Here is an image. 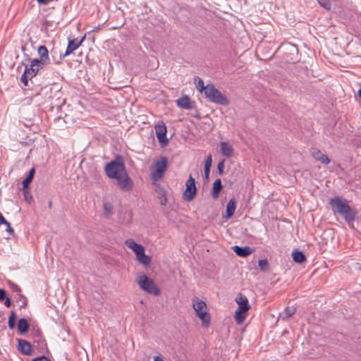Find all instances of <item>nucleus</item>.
<instances>
[{
	"label": "nucleus",
	"mask_w": 361,
	"mask_h": 361,
	"mask_svg": "<svg viewBox=\"0 0 361 361\" xmlns=\"http://www.w3.org/2000/svg\"><path fill=\"white\" fill-rule=\"evenodd\" d=\"M29 323L28 321L25 318H21L18 320V331L20 334H25L29 330Z\"/></svg>",
	"instance_id": "aec40b11"
},
{
	"label": "nucleus",
	"mask_w": 361,
	"mask_h": 361,
	"mask_svg": "<svg viewBox=\"0 0 361 361\" xmlns=\"http://www.w3.org/2000/svg\"><path fill=\"white\" fill-rule=\"evenodd\" d=\"M204 96L209 101L213 103L222 106L229 104L228 99L217 90L213 84H207V88L204 91Z\"/></svg>",
	"instance_id": "7ed1b4c3"
},
{
	"label": "nucleus",
	"mask_w": 361,
	"mask_h": 361,
	"mask_svg": "<svg viewBox=\"0 0 361 361\" xmlns=\"http://www.w3.org/2000/svg\"><path fill=\"white\" fill-rule=\"evenodd\" d=\"M232 248L234 252L238 256L241 257H246L251 255L255 251V249L251 248L249 246L240 247L238 245H235Z\"/></svg>",
	"instance_id": "4468645a"
},
{
	"label": "nucleus",
	"mask_w": 361,
	"mask_h": 361,
	"mask_svg": "<svg viewBox=\"0 0 361 361\" xmlns=\"http://www.w3.org/2000/svg\"><path fill=\"white\" fill-rule=\"evenodd\" d=\"M176 104L178 106L185 109H191L192 108L190 99L188 95H184L178 99L176 100Z\"/></svg>",
	"instance_id": "dca6fc26"
},
{
	"label": "nucleus",
	"mask_w": 361,
	"mask_h": 361,
	"mask_svg": "<svg viewBox=\"0 0 361 361\" xmlns=\"http://www.w3.org/2000/svg\"><path fill=\"white\" fill-rule=\"evenodd\" d=\"M105 171L110 178H117L119 176L127 172L125 164L121 157H117L105 166Z\"/></svg>",
	"instance_id": "f03ea898"
},
{
	"label": "nucleus",
	"mask_w": 361,
	"mask_h": 361,
	"mask_svg": "<svg viewBox=\"0 0 361 361\" xmlns=\"http://www.w3.org/2000/svg\"><path fill=\"white\" fill-rule=\"evenodd\" d=\"M18 350L25 355H30L32 353V345L26 340L18 339Z\"/></svg>",
	"instance_id": "f8f14e48"
},
{
	"label": "nucleus",
	"mask_w": 361,
	"mask_h": 361,
	"mask_svg": "<svg viewBox=\"0 0 361 361\" xmlns=\"http://www.w3.org/2000/svg\"><path fill=\"white\" fill-rule=\"evenodd\" d=\"M329 204L333 211L338 214L348 225L353 224L355 221L357 212L348 204L345 199L335 196L329 200Z\"/></svg>",
	"instance_id": "f257e3e1"
},
{
	"label": "nucleus",
	"mask_w": 361,
	"mask_h": 361,
	"mask_svg": "<svg viewBox=\"0 0 361 361\" xmlns=\"http://www.w3.org/2000/svg\"><path fill=\"white\" fill-rule=\"evenodd\" d=\"M154 361H164L162 358H161L159 356H155L154 358Z\"/></svg>",
	"instance_id": "49530a36"
},
{
	"label": "nucleus",
	"mask_w": 361,
	"mask_h": 361,
	"mask_svg": "<svg viewBox=\"0 0 361 361\" xmlns=\"http://www.w3.org/2000/svg\"><path fill=\"white\" fill-rule=\"evenodd\" d=\"M158 193L159 195V199L161 200V204L165 205L166 203V197L165 195L164 190L161 188H159Z\"/></svg>",
	"instance_id": "72a5a7b5"
},
{
	"label": "nucleus",
	"mask_w": 361,
	"mask_h": 361,
	"mask_svg": "<svg viewBox=\"0 0 361 361\" xmlns=\"http://www.w3.org/2000/svg\"><path fill=\"white\" fill-rule=\"evenodd\" d=\"M311 153H312V155L314 157V159L316 160H317V157H319L320 155L322 154L321 151L317 149H312Z\"/></svg>",
	"instance_id": "4c0bfd02"
},
{
	"label": "nucleus",
	"mask_w": 361,
	"mask_h": 361,
	"mask_svg": "<svg viewBox=\"0 0 361 361\" xmlns=\"http://www.w3.org/2000/svg\"><path fill=\"white\" fill-rule=\"evenodd\" d=\"M137 260L142 264L147 266L151 262V257L149 256H148V255H146L145 254L141 257H139V259Z\"/></svg>",
	"instance_id": "473e14b6"
},
{
	"label": "nucleus",
	"mask_w": 361,
	"mask_h": 361,
	"mask_svg": "<svg viewBox=\"0 0 361 361\" xmlns=\"http://www.w3.org/2000/svg\"><path fill=\"white\" fill-rule=\"evenodd\" d=\"M258 266L259 269L262 271H267L269 269V264L266 259L259 260Z\"/></svg>",
	"instance_id": "7c9ffc66"
},
{
	"label": "nucleus",
	"mask_w": 361,
	"mask_h": 361,
	"mask_svg": "<svg viewBox=\"0 0 361 361\" xmlns=\"http://www.w3.org/2000/svg\"><path fill=\"white\" fill-rule=\"evenodd\" d=\"M197 192V188L195 185V178L190 175L188 179L185 183V190L183 192V199L186 202L192 201L195 197Z\"/></svg>",
	"instance_id": "0eeeda50"
},
{
	"label": "nucleus",
	"mask_w": 361,
	"mask_h": 361,
	"mask_svg": "<svg viewBox=\"0 0 361 361\" xmlns=\"http://www.w3.org/2000/svg\"><path fill=\"white\" fill-rule=\"evenodd\" d=\"M23 193L26 200L30 201L31 200H32V197L31 196V195L30 194L27 189H23Z\"/></svg>",
	"instance_id": "ea45409f"
},
{
	"label": "nucleus",
	"mask_w": 361,
	"mask_h": 361,
	"mask_svg": "<svg viewBox=\"0 0 361 361\" xmlns=\"http://www.w3.org/2000/svg\"><path fill=\"white\" fill-rule=\"evenodd\" d=\"M16 320V313H15V312L11 311L9 319H8V326L9 329H13L15 328Z\"/></svg>",
	"instance_id": "c756f323"
},
{
	"label": "nucleus",
	"mask_w": 361,
	"mask_h": 361,
	"mask_svg": "<svg viewBox=\"0 0 361 361\" xmlns=\"http://www.w3.org/2000/svg\"><path fill=\"white\" fill-rule=\"evenodd\" d=\"M245 312L240 311L238 310H235V319L238 324H242L245 319Z\"/></svg>",
	"instance_id": "c85d7f7f"
},
{
	"label": "nucleus",
	"mask_w": 361,
	"mask_h": 361,
	"mask_svg": "<svg viewBox=\"0 0 361 361\" xmlns=\"http://www.w3.org/2000/svg\"><path fill=\"white\" fill-rule=\"evenodd\" d=\"M32 361H50L47 357L41 356L34 358Z\"/></svg>",
	"instance_id": "37998d69"
},
{
	"label": "nucleus",
	"mask_w": 361,
	"mask_h": 361,
	"mask_svg": "<svg viewBox=\"0 0 361 361\" xmlns=\"http://www.w3.org/2000/svg\"><path fill=\"white\" fill-rule=\"evenodd\" d=\"M235 302L238 305L236 310L246 312L250 308V305L249 304L247 297L243 295L242 293H239L237 295L235 298Z\"/></svg>",
	"instance_id": "9b49d317"
},
{
	"label": "nucleus",
	"mask_w": 361,
	"mask_h": 361,
	"mask_svg": "<svg viewBox=\"0 0 361 361\" xmlns=\"http://www.w3.org/2000/svg\"><path fill=\"white\" fill-rule=\"evenodd\" d=\"M41 90H42V87H41L39 85H38V86L37 87L36 90H35V92H36V94H39V91H40Z\"/></svg>",
	"instance_id": "de8ad7c7"
},
{
	"label": "nucleus",
	"mask_w": 361,
	"mask_h": 361,
	"mask_svg": "<svg viewBox=\"0 0 361 361\" xmlns=\"http://www.w3.org/2000/svg\"><path fill=\"white\" fill-rule=\"evenodd\" d=\"M192 307L195 311L196 315L202 321V325L207 326L210 324V316L206 311L207 305L205 302L195 298L193 300Z\"/></svg>",
	"instance_id": "20e7f679"
},
{
	"label": "nucleus",
	"mask_w": 361,
	"mask_h": 361,
	"mask_svg": "<svg viewBox=\"0 0 361 361\" xmlns=\"http://www.w3.org/2000/svg\"><path fill=\"white\" fill-rule=\"evenodd\" d=\"M119 188L125 192L130 191L134 185L133 181L128 174V172L119 176V178H115Z\"/></svg>",
	"instance_id": "6e6552de"
},
{
	"label": "nucleus",
	"mask_w": 361,
	"mask_h": 361,
	"mask_svg": "<svg viewBox=\"0 0 361 361\" xmlns=\"http://www.w3.org/2000/svg\"><path fill=\"white\" fill-rule=\"evenodd\" d=\"M210 173V169H204V177L206 179L209 178Z\"/></svg>",
	"instance_id": "a18cd8bd"
},
{
	"label": "nucleus",
	"mask_w": 361,
	"mask_h": 361,
	"mask_svg": "<svg viewBox=\"0 0 361 361\" xmlns=\"http://www.w3.org/2000/svg\"><path fill=\"white\" fill-rule=\"evenodd\" d=\"M194 79H195V82H197L196 88L200 92H204V91L207 88V85L206 86H204L203 80L201 79L200 78L197 77V76L195 77Z\"/></svg>",
	"instance_id": "a878e982"
},
{
	"label": "nucleus",
	"mask_w": 361,
	"mask_h": 361,
	"mask_svg": "<svg viewBox=\"0 0 361 361\" xmlns=\"http://www.w3.org/2000/svg\"><path fill=\"white\" fill-rule=\"evenodd\" d=\"M37 53L39 56V59H34V63L41 64H49L50 59L49 56V51L47 48L44 45H40L37 49Z\"/></svg>",
	"instance_id": "9d476101"
},
{
	"label": "nucleus",
	"mask_w": 361,
	"mask_h": 361,
	"mask_svg": "<svg viewBox=\"0 0 361 361\" xmlns=\"http://www.w3.org/2000/svg\"><path fill=\"white\" fill-rule=\"evenodd\" d=\"M318 3L325 9L330 10L331 4L330 0H317Z\"/></svg>",
	"instance_id": "f704fd0d"
},
{
	"label": "nucleus",
	"mask_w": 361,
	"mask_h": 361,
	"mask_svg": "<svg viewBox=\"0 0 361 361\" xmlns=\"http://www.w3.org/2000/svg\"><path fill=\"white\" fill-rule=\"evenodd\" d=\"M103 209L105 216L109 218L113 214V206L111 203L106 202H104L103 204Z\"/></svg>",
	"instance_id": "bb28decb"
},
{
	"label": "nucleus",
	"mask_w": 361,
	"mask_h": 361,
	"mask_svg": "<svg viewBox=\"0 0 361 361\" xmlns=\"http://www.w3.org/2000/svg\"><path fill=\"white\" fill-rule=\"evenodd\" d=\"M295 312V308L293 306L287 307L285 310L280 314V317L283 319H288Z\"/></svg>",
	"instance_id": "393cba45"
},
{
	"label": "nucleus",
	"mask_w": 361,
	"mask_h": 361,
	"mask_svg": "<svg viewBox=\"0 0 361 361\" xmlns=\"http://www.w3.org/2000/svg\"><path fill=\"white\" fill-rule=\"evenodd\" d=\"M168 159L165 157H161L154 164V169L152 170L151 178L153 181H158L164 177V173L167 169Z\"/></svg>",
	"instance_id": "423d86ee"
},
{
	"label": "nucleus",
	"mask_w": 361,
	"mask_h": 361,
	"mask_svg": "<svg viewBox=\"0 0 361 361\" xmlns=\"http://www.w3.org/2000/svg\"><path fill=\"white\" fill-rule=\"evenodd\" d=\"M293 259L295 262L301 264L306 261V257L305 254L299 250H295L292 254Z\"/></svg>",
	"instance_id": "4be33fe9"
},
{
	"label": "nucleus",
	"mask_w": 361,
	"mask_h": 361,
	"mask_svg": "<svg viewBox=\"0 0 361 361\" xmlns=\"http://www.w3.org/2000/svg\"><path fill=\"white\" fill-rule=\"evenodd\" d=\"M4 224L6 226V231L10 233H13L14 230L11 226V224L6 220V219L4 217L3 214L0 212V225Z\"/></svg>",
	"instance_id": "cd10ccee"
},
{
	"label": "nucleus",
	"mask_w": 361,
	"mask_h": 361,
	"mask_svg": "<svg viewBox=\"0 0 361 361\" xmlns=\"http://www.w3.org/2000/svg\"><path fill=\"white\" fill-rule=\"evenodd\" d=\"M35 173V168H32L30 170L27 176L22 182L23 189L28 188L30 183L32 182V179L34 178Z\"/></svg>",
	"instance_id": "b1692460"
},
{
	"label": "nucleus",
	"mask_w": 361,
	"mask_h": 361,
	"mask_svg": "<svg viewBox=\"0 0 361 361\" xmlns=\"http://www.w3.org/2000/svg\"><path fill=\"white\" fill-rule=\"evenodd\" d=\"M221 153L226 157H231L233 153V147L226 142H221L220 143Z\"/></svg>",
	"instance_id": "a211bd4d"
},
{
	"label": "nucleus",
	"mask_w": 361,
	"mask_h": 361,
	"mask_svg": "<svg viewBox=\"0 0 361 361\" xmlns=\"http://www.w3.org/2000/svg\"><path fill=\"white\" fill-rule=\"evenodd\" d=\"M49 207H51V202H49Z\"/></svg>",
	"instance_id": "8fccbe9b"
},
{
	"label": "nucleus",
	"mask_w": 361,
	"mask_h": 361,
	"mask_svg": "<svg viewBox=\"0 0 361 361\" xmlns=\"http://www.w3.org/2000/svg\"><path fill=\"white\" fill-rule=\"evenodd\" d=\"M358 95L361 98V88L358 91Z\"/></svg>",
	"instance_id": "09e8293b"
},
{
	"label": "nucleus",
	"mask_w": 361,
	"mask_h": 361,
	"mask_svg": "<svg viewBox=\"0 0 361 361\" xmlns=\"http://www.w3.org/2000/svg\"><path fill=\"white\" fill-rule=\"evenodd\" d=\"M85 39V36L82 37L81 39L78 40V39H69L68 44L66 50L65 54L63 55V57L68 56L73 51L77 49L82 44V41Z\"/></svg>",
	"instance_id": "ddd939ff"
},
{
	"label": "nucleus",
	"mask_w": 361,
	"mask_h": 361,
	"mask_svg": "<svg viewBox=\"0 0 361 361\" xmlns=\"http://www.w3.org/2000/svg\"><path fill=\"white\" fill-rule=\"evenodd\" d=\"M224 169V161L223 160V161H220L217 165V171L219 174L221 175L223 173Z\"/></svg>",
	"instance_id": "58836bf2"
},
{
	"label": "nucleus",
	"mask_w": 361,
	"mask_h": 361,
	"mask_svg": "<svg viewBox=\"0 0 361 361\" xmlns=\"http://www.w3.org/2000/svg\"><path fill=\"white\" fill-rule=\"evenodd\" d=\"M15 291L18 293L20 299H23V304L20 305V307L21 308L25 307L26 305H27V298L20 293H21L20 288L19 286H15Z\"/></svg>",
	"instance_id": "2f4dec72"
},
{
	"label": "nucleus",
	"mask_w": 361,
	"mask_h": 361,
	"mask_svg": "<svg viewBox=\"0 0 361 361\" xmlns=\"http://www.w3.org/2000/svg\"><path fill=\"white\" fill-rule=\"evenodd\" d=\"M137 281L140 288L147 293L156 296L161 294L160 289L155 284L154 281L149 279L145 274L140 276Z\"/></svg>",
	"instance_id": "39448f33"
},
{
	"label": "nucleus",
	"mask_w": 361,
	"mask_h": 361,
	"mask_svg": "<svg viewBox=\"0 0 361 361\" xmlns=\"http://www.w3.org/2000/svg\"><path fill=\"white\" fill-rule=\"evenodd\" d=\"M223 185L221 179H216L214 182L212 187V195L213 198L216 199L219 197Z\"/></svg>",
	"instance_id": "412c9836"
},
{
	"label": "nucleus",
	"mask_w": 361,
	"mask_h": 361,
	"mask_svg": "<svg viewBox=\"0 0 361 361\" xmlns=\"http://www.w3.org/2000/svg\"><path fill=\"white\" fill-rule=\"evenodd\" d=\"M235 208H236V201H235V198L233 197V198L230 199L228 202L227 203L226 209V218L231 217L235 211Z\"/></svg>",
	"instance_id": "6ab92c4d"
},
{
	"label": "nucleus",
	"mask_w": 361,
	"mask_h": 361,
	"mask_svg": "<svg viewBox=\"0 0 361 361\" xmlns=\"http://www.w3.org/2000/svg\"><path fill=\"white\" fill-rule=\"evenodd\" d=\"M145 254V248L144 247H142L141 249H140L136 253V257H137V259H138L139 257H141L143 255Z\"/></svg>",
	"instance_id": "a19ab883"
},
{
	"label": "nucleus",
	"mask_w": 361,
	"mask_h": 361,
	"mask_svg": "<svg viewBox=\"0 0 361 361\" xmlns=\"http://www.w3.org/2000/svg\"><path fill=\"white\" fill-rule=\"evenodd\" d=\"M212 163V157L209 154L205 159L204 169H210Z\"/></svg>",
	"instance_id": "e433bc0d"
},
{
	"label": "nucleus",
	"mask_w": 361,
	"mask_h": 361,
	"mask_svg": "<svg viewBox=\"0 0 361 361\" xmlns=\"http://www.w3.org/2000/svg\"><path fill=\"white\" fill-rule=\"evenodd\" d=\"M125 245L130 249L133 250L135 253H136L140 249H141L143 246L140 244L137 243L133 239H127L125 241Z\"/></svg>",
	"instance_id": "5701e85b"
},
{
	"label": "nucleus",
	"mask_w": 361,
	"mask_h": 361,
	"mask_svg": "<svg viewBox=\"0 0 361 361\" xmlns=\"http://www.w3.org/2000/svg\"><path fill=\"white\" fill-rule=\"evenodd\" d=\"M47 66V64H41V63H37L35 64L34 63V59H32L30 61V66H26L25 69L28 72H31L32 70L34 74H31L34 78L37 75V74L39 73V71L44 68V66Z\"/></svg>",
	"instance_id": "f3484780"
},
{
	"label": "nucleus",
	"mask_w": 361,
	"mask_h": 361,
	"mask_svg": "<svg viewBox=\"0 0 361 361\" xmlns=\"http://www.w3.org/2000/svg\"><path fill=\"white\" fill-rule=\"evenodd\" d=\"M6 296V292L4 289L0 288V301L4 300Z\"/></svg>",
	"instance_id": "79ce46f5"
},
{
	"label": "nucleus",
	"mask_w": 361,
	"mask_h": 361,
	"mask_svg": "<svg viewBox=\"0 0 361 361\" xmlns=\"http://www.w3.org/2000/svg\"><path fill=\"white\" fill-rule=\"evenodd\" d=\"M155 132L157 140L161 145L162 147L166 146L169 143V139L166 136V127L164 122H159L158 124L155 126Z\"/></svg>",
	"instance_id": "1a4fd4ad"
},
{
	"label": "nucleus",
	"mask_w": 361,
	"mask_h": 361,
	"mask_svg": "<svg viewBox=\"0 0 361 361\" xmlns=\"http://www.w3.org/2000/svg\"><path fill=\"white\" fill-rule=\"evenodd\" d=\"M32 73V70L31 71V72H28L25 68V71L23 74L21 75L20 78L21 82L24 84L25 86L30 87L29 82H30L32 85H34L37 82L33 80L34 77L31 75L33 74Z\"/></svg>",
	"instance_id": "2eb2a0df"
},
{
	"label": "nucleus",
	"mask_w": 361,
	"mask_h": 361,
	"mask_svg": "<svg viewBox=\"0 0 361 361\" xmlns=\"http://www.w3.org/2000/svg\"><path fill=\"white\" fill-rule=\"evenodd\" d=\"M317 161H319L322 164H328L330 163V159L324 154L320 155L319 157H317Z\"/></svg>",
	"instance_id": "c9c22d12"
},
{
	"label": "nucleus",
	"mask_w": 361,
	"mask_h": 361,
	"mask_svg": "<svg viewBox=\"0 0 361 361\" xmlns=\"http://www.w3.org/2000/svg\"><path fill=\"white\" fill-rule=\"evenodd\" d=\"M5 299H6V300L4 302L5 306L7 307H10L11 305V300L8 298H6Z\"/></svg>",
	"instance_id": "c03bdc74"
}]
</instances>
